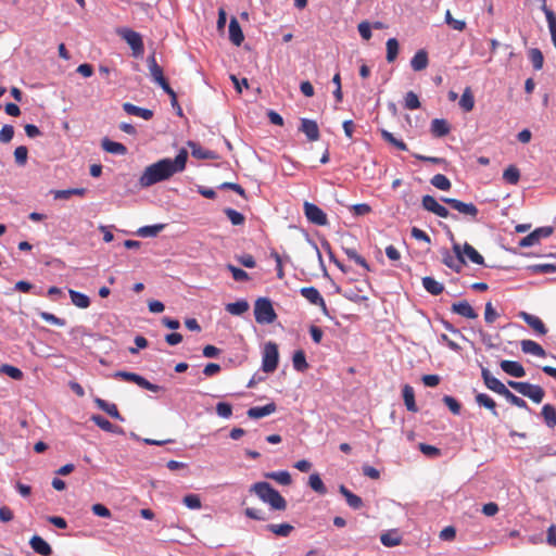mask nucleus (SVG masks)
<instances>
[{"label": "nucleus", "instance_id": "nucleus-1", "mask_svg": "<svg viewBox=\"0 0 556 556\" xmlns=\"http://www.w3.org/2000/svg\"><path fill=\"white\" fill-rule=\"evenodd\" d=\"M187 159L188 152L181 149L174 160L162 159L149 165L139 179L141 187H150L168 179L176 173L182 172L186 167Z\"/></svg>", "mask_w": 556, "mask_h": 556}, {"label": "nucleus", "instance_id": "nucleus-2", "mask_svg": "<svg viewBox=\"0 0 556 556\" xmlns=\"http://www.w3.org/2000/svg\"><path fill=\"white\" fill-rule=\"evenodd\" d=\"M249 492L255 494L263 503L269 505L274 510H286L287 501L268 482L260 481L253 483Z\"/></svg>", "mask_w": 556, "mask_h": 556}, {"label": "nucleus", "instance_id": "nucleus-3", "mask_svg": "<svg viewBox=\"0 0 556 556\" xmlns=\"http://www.w3.org/2000/svg\"><path fill=\"white\" fill-rule=\"evenodd\" d=\"M254 317L256 323L261 325L273 324L277 314L268 298H258L254 303Z\"/></svg>", "mask_w": 556, "mask_h": 556}, {"label": "nucleus", "instance_id": "nucleus-4", "mask_svg": "<svg viewBox=\"0 0 556 556\" xmlns=\"http://www.w3.org/2000/svg\"><path fill=\"white\" fill-rule=\"evenodd\" d=\"M507 384L511 389H514L518 393H520L521 395L527 396L530 400H532L534 403L539 404L544 399L545 392H544L543 388L538 384H531L529 382L515 381V380H509L507 382Z\"/></svg>", "mask_w": 556, "mask_h": 556}, {"label": "nucleus", "instance_id": "nucleus-5", "mask_svg": "<svg viewBox=\"0 0 556 556\" xmlns=\"http://www.w3.org/2000/svg\"><path fill=\"white\" fill-rule=\"evenodd\" d=\"M116 34L128 43L135 58H141L143 55L144 46L139 33L128 27H122L116 30Z\"/></svg>", "mask_w": 556, "mask_h": 556}, {"label": "nucleus", "instance_id": "nucleus-6", "mask_svg": "<svg viewBox=\"0 0 556 556\" xmlns=\"http://www.w3.org/2000/svg\"><path fill=\"white\" fill-rule=\"evenodd\" d=\"M279 353L278 345L275 342H267L262 353V369L264 372H274L278 367Z\"/></svg>", "mask_w": 556, "mask_h": 556}, {"label": "nucleus", "instance_id": "nucleus-7", "mask_svg": "<svg viewBox=\"0 0 556 556\" xmlns=\"http://www.w3.org/2000/svg\"><path fill=\"white\" fill-rule=\"evenodd\" d=\"M441 200L459 214L469 216L472 219H476L478 216L479 210L473 203H465L454 198H442Z\"/></svg>", "mask_w": 556, "mask_h": 556}, {"label": "nucleus", "instance_id": "nucleus-8", "mask_svg": "<svg viewBox=\"0 0 556 556\" xmlns=\"http://www.w3.org/2000/svg\"><path fill=\"white\" fill-rule=\"evenodd\" d=\"M303 208L309 223L318 226L327 225V215L319 206L311 202H304Z\"/></svg>", "mask_w": 556, "mask_h": 556}, {"label": "nucleus", "instance_id": "nucleus-9", "mask_svg": "<svg viewBox=\"0 0 556 556\" xmlns=\"http://www.w3.org/2000/svg\"><path fill=\"white\" fill-rule=\"evenodd\" d=\"M421 205L424 210L435 214L439 217L447 218L453 217L456 218L455 215H452L448 210L441 205L432 195L426 194L421 199Z\"/></svg>", "mask_w": 556, "mask_h": 556}, {"label": "nucleus", "instance_id": "nucleus-10", "mask_svg": "<svg viewBox=\"0 0 556 556\" xmlns=\"http://www.w3.org/2000/svg\"><path fill=\"white\" fill-rule=\"evenodd\" d=\"M553 231H554V228L551 227V226H545V227L536 228L531 233H529L528 236L523 237L519 241V245L521 248H528V247L535 245V244H538L540 242V240L542 238L549 237L553 233Z\"/></svg>", "mask_w": 556, "mask_h": 556}, {"label": "nucleus", "instance_id": "nucleus-11", "mask_svg": "<svg viewBox=\"0 0 556 556\" xmlns=\"http://www.w3.org/2000/svg\"><path fill=\"white\" fill-rule=\"evenodd\" d=\"M300 293L303 298H305L309 303L319 306L323 313L326 316H329L328 308L326 302L319 291L315 287H303L300 290Z\"/></svg>", "mask_w": 556, "mask_h": 556}, {"label": "nucleus", "instance_id": "nucleus-12", "mask_svg": "<svg viewBox=\"0 0 556 556\" xmlns=\"http://www.w3.org/2000/svg\"><path fill=\"white\" fill-rule=\"evenodd\" d=\"M481 377L483 379L485 387L489 390H491L500 395H504L505 392H507L508 388L502 381H500L497 378L493 377L488 368L482 367Z\"/></svg>", "mask_w": 556, "mask_h": 556}, {"label": "nucleus", "instance_id": "nucleus-13", "mask_svg": "<svg viewBox=\"0 0 556 556\" xmlns=\"http://www.w3.org/2000/svg\"><path fill=\"white\" fill-rule=\"evenodd\" d=\"M299 130L306 136L308 141H317L320 137L317 123L309 118H301Z\"/></svg>", "mask_w": 556, "mask_h": 556}, {"label": "nucleus", "instance_id": "nucleus-14", "mask_svg": "<svg viewBox=\"0 0 556 556\" xmlns=\"http://www.w3.org/2000/svg\"><path fill=\"white\" fill-rule=\"evenodd\" d=\"M500 367L504 372L511 377L522 378L526 376V370L523 366L516 361L504 359L500 363Z\"/></svg>", "mask_w": 556, "mask_h": 556}, {"label": "nucleus", "instance_id": "nucleus-15", "mask_svg": "<svg viewBox=\"0 0 556 556\" xmlns=\"http://www.w3.org/2000/svg\"><path fill=\"white\" fill-rule=\"evenodd\" d=\"M441 254L443 264L456 273H459L463 266L466 264L465 258H459L455 255H452L446 248L441 250Z\"/></svg>", "mask_w": 556, "mask_h": 556}, {"label": "nucleus", "instance_id": "nucleus-16", "mask_svg": "<svg viewBox=\"0 0 556 556\" xmlns=\"http://www.w3.org/2000/svg\"><path fill=\"white\" fill-rule=\"evenodd\" d=\"M277 409V405L274 402H270L264 406H254L248 409L247 415L252 419H260L266 417Z\"/></svg>", "mask_w": 556, "mask_h": 556}, {"label": "nucleus", "instance_id": "nucleus-17", "mask_svg": "<svg viewBox=\"0 0 556 556\" xmlns=\"http://www.w3.org/2000/svg\"><path fill=\"white\" fill-rule=\"evenodd\" d=\"M229 40L237 47L241 46L244 40L241 26L236 17H231L229 22Z\"/></svg>", "mask_w": 556, "mask_h": 556}, {"label": "nucleus", "instance_id": "nucleus-18", "mask_svg": "<svg viewBox=\"0 0 556 556\" xmlns=\"http://www.w3.org/2000/svg\"><path fill=\"white\" fill-rule=\"evenodd\" d=\"M339 492L344 496L346 504L352 509L358 510L363 507V500L358 495L352 493L345 485L341 484L339 486Z\"/></svg>", "mask_w": 556, "mask_h": 556}, {"label": "nucleus", "instance_id": "nucleus-19", "mask_svg": "<svg viewBox=\"0 0 556 556\" xmlns=\"http://www.w3.org/2000/svg\"><path fill=\"white\" fill-rule=\"evenodd\" d=\"M452 312L463 317L475 319L478 314L467 301H460L452 305Z\"/></svg>", "mask_w": 556, "mask_h": 556}, {"label": "nucleus", "instance_id": "nucleus-20", "mask_svg": "<svg viewBox=\"0 0 556 556\" xmlns=\"http://www.w3.org/2000/svg\"><path fill=\"white\" fill-rule=\"evenodd\" d=\"M123 110L129 115L138 116L146 121H149L153 117V111L137 106L129 102L123 104Z\"/></svg>", "mask_w": 556, "mask_h": 556}, {"label": "nucleus", "instance_id": "nucleus-21", "mask_svg": "<svg viewBox=\"0 0 556 556\" xmlns=\"http://www.w3.org/2000/svg\"><path fill=\"white\" fill-rule=\"evenodd\" d=\"M29 544L37 554L42 556H50L52 554L50 544L39 535H34L30 539Z\"/></svg>", "mask_w": 556, "mask_h": 556}, {"label": "nucleus", "instance_id": "nucleus-22", "mask_svg": "<svg viewBox=\"0 0 556 556\" xmlns=\"http://www.w3.org/2000/svg\"><path fill=\"white\" fill-rule=\"evenodd\" d=\"M96 405L103 412H105L108 415H110L112 418L117 419L119 421H124V417L119 414L117 406L114 403H109L105 400H102L100 397H97L94 400Z\"/></svg>", "mask_w": 556, "mask_h": 556}, {"label": "nucleus", "instance_id": "nucleus-23", "mask_svg": "<svg viewBox=\"0 0 556 556\" xmlns=\"http://www.w3.org/2000/svg\"><path fill=\"white\" fill-rule=\"evenodd\" d=\"M101 147L105 152L111 154L125 155L127 153V148L123 143L112 141L109 138L102 139Z\"/></svg>", "mask_w": 556, "mask_h": 556}, {"label": "nucleus", "instance_id": "nucleus-24", "mask_svg": "<svg viewBox=\"0 0 556 556\" xmlns=\"http://www.w3.org/2000/svg\"><path fill=\"white\" fill-rule=\"evenodd\" d=\"M521 351L526 354H531L538 357L546 356L545 350L535 341L532 340H522L520 342Z\"/></svg>", "mask_w": 556, "mask_h": 556}, {"label": "nucleus", "instance_id": "nucleus-25", "mask_svg": "<svg viewBox=\"0 0 556 556\" xmlns=\"http://www.w3.org/2000/svg\"><path fill=\"white\" fill-rule=\"evenodd\" d=\"M430 130L434 137L441 138V137L446 136L450 132L451 127L446 119L434 118L431 122Z\"/></svg>", "mask_w": 556, "mask_h": 556}, {"label": "nucleus", "instance_id": "nucleus-26", "mask_svg": "<svg viewBox=\"0 0 556 556\" xmlns=\"http://www.w3.org/2000/svg\"><path fill=\"white\" fill-rule=\"evenodd\" d=\"M147 63L151 78L155 84L165 78L163 74V68L157 64L154 53L148 56Z\"/></svg>", "mask_w": 556, "mask_h": 556}, {"label": "nucleus", "instance_id": "nucleus-27", "mask_svg": "<svg viewBox=\"0 0 556 556\" xmlns=\"http://www.w3.org/2000/svg\"><path fill=\"white\" fill-rule=\"evenodd\" d=\"M522 319L539 334H545L547 332V328L545 327L544 323L534 315L528 314V313H521Z\"/></svg>", "mask_w": 556, "mask_h": 556}, {"label": "nucleus", "instance_id": "nucleus-28", "mask_svg": "<svg viewBox=\"0 0 556 556\" xmlns=\"http://www.w3.org/2000/svg\"><path fill=\"white\" fill-rule=\"evenodd\" d=\"M422 287L428 293L432 295H439L444 291V285L430 276L422 278Z\"/></svg>", "mask_w": 556, "mask_h": 556}, {"label": "nucleus", "instance_id": "nucleus-29", "mask_svg": "<svg viewBox=\"0 0 556 556\" xmlns=\"http://www.w3.org/2000/svg\"><path fill=\"white\" fill-rule=\"evenodd\" d=\"M476 403L479 406L485 407L489 409L493 416L497 417L498 413L496 410V403L495 401L485 393H477L475 396Z\"/></svg>", "mask_w": 556, "mask_h": 556}, {"label": "nucleus", "instance_id": "nucleus-30", "mask_svg": "<svg viewBox=\"0 0 556 556\" xmlns=\"http://www.w3.org/2000/svg\"><path fill=\"white\" fill-rule=\"evenodd\" d=\"M428 54L425 50H419L410 60V66L414 71L420 72L428 66Z\"/></svg>", "mask_w": 556, "mask_h": 556}, {"label": "nucleus", "instance_id": "nucleus-31", "mask_svg": "<svg viewBox=\"0 0 556 556\" xmlns=\"http://www.w3.org/2000/svg\"><path fill=\"white\" fill-rule=\"evenodd\" d=\"M402 392H403V400H404L407 410L416 413L418 410V407L415 402V392H414L413 387L405 384Z\"/></svg>", "mask_w": 556, "mask_h": 556}, {"label": "nucleus", "instance_id": "nucleus-32", "mask_svg": "<svg viewBox=\"0 0 556 556\" xmlns=\"http://www.w3.org/2000/svg\"><path fill=\"white\" fill-rule=\"evenodd\" d=\"M266 530L270 531L271 533L281 536L287 538L291 534V532L294 530V527L290 523H269L266 526Z\"/></svg>", "mask_w": 556, "mask_h": 556}, {"label": "nucleus", "instance_id": "nucleus-33", "mask_svg": "<svg viewBox=\"0 0 556 556\" xmlns=\"http://www.w3.org/2000/svg\"><path fill=\"white\" fill-rule=\"evenodd\" d=\"M265 478L275 480L281 485H290L292 482L291 475L287 470L266 472Z\"/></svg>", "mask_w": 556, "mask_h": 556}, {"label": "nucleus", "instance_id": "nucleus-34", "mask_svg": "<svg viewBox=\"0 0 556 556\" xmlns=\"http://www.w3.org/2000/svg\"><path fill=\"white\" fill-rule=\"evenodd\" d=\"M164 228V224L143 226L137 230V236L141 238H152L157 236Z\"/></svg>", "mask_w": 556, "mask_h": 556}, {"label": "nucleus", "instance_id": "nucleus-35", "mask_svg": "<svg viewBox=\"0 0 556 556\" xmlns=\"http://www.w3.org/2000/svg\"><path fill=\"white\" fill-rule=\"evenodd\" d=\"M343 251H344L345 255L349 257V260L355 262L357 265L363 267L366 271L371 270L368 262L362 255H359L355 249L343 248Z\"/></svg>", "mask_w": 556, "mask_h": 556}, {"label": "nucleus", "instance_id": "nucleus-36", "mask_svg": "<svg viewBox=\"0 0 556 556\" xmlns=\"http://www.w3.org/2000/svg\"><path fill=\"white\" fill-rule=\"evenodd\" d=\"M68 294H70V298H71V301L72 303L79 307V308H87L89 307L90 305V299L81 293V292H78V291H75V290H68Z\"/></svg>", "mask_w": 556, "mask_h": 556}, {"label": "nucleus", "instance_id": "nucleus-37", "mask_svg": "<svg viewBox=\"0 0 556 556\" xmlns=\"http://www.w3.org/2000/svg\"><path fill=\"white\" fill-rule=\"evenodd\" d=\"M541 414L548 428L556 426V408L553 405L544 404Z\"/></svg>", "mask_w": 556, "mask_h": 556}, {"label": "nucleus", "instance_id": "nucleus-38", "mask_svg": "<svg viewBox=\"0 0 556 556\" xmlns=\"http://www.w3.org/2000/svg\"><path fill=\"white\" fill-rule=\"evenodd\" d=\"M189 147L191 148V154L192 156L199 159V160H211L214 159V152L203 149L198 143L190 141Z\"/></svg>", "mask_w": 556, "mask_h": 556}, {"label": "nucleus", "instance_id": "nucleus-39", "mask_svg": "<svg viewBox=\"0 0 556 556\" xmlns=\"http://www.w3.org/2000/svg\"><path fill=\"white\" fill-rule=\"evenodd\" d=\"M293 368L296 371L304 372L308 368L304 351H295L292 357Z\"/></svg>", "mask_w": 556, "mask_h": 556}, {"label": "nucleus", "instance_id": "nucleus-40", "mask_svg": "<svg viewBox=\"0 0 556 556\" xmlns=\"http://www.w3.org/2000/svg\"><path fill=\"white\" fill-rule=\"evenodd\" d=\"M249 309V303L245 300H239L233 303H228L226 305V311L231 315H242Z\"/></svg>", "mask_w": 556, "mask_h": 556}, {"label": "nucleus", "instance_id": "nucleus-41", "mask_svg": "<svg viewBox=\"0 0 556 556\" xmlns=\"http://www.w3.org/2000/svg\"><path fill=\"white\" fill-rule=\"evenodd\" d=\"M464 256L477 265H484L483 256L469 243L464 244Z\"/></svg>", "mask_w": 556, "mask_h": 556}, {"label": "nucleus", "instance_id": "nucleus-42", "mask_svg": "<svg viewBox=\"0 0 556 556\" xmlns=\"http://www.w3.org/2000/svg\"><path fill=\"white\" fill-rule=\"evenodd\" d=\"M380 134H381V137H382V139L384 141H387L388 143L394 146L396 149H399L401 151H407L408 150L407 144L403 140H400V139L395 138L392 132H390V131H388L386 129H381Z\"/></svg>", "mask_w": 556, "mask_h": 556}, {"label": "nucleus", "instance_id": "nucleus-43", "mask_svg": "<svg viewBox=\"0 0 556 556\" xmlns=\"http://www.w3.org/2000/svg\"><path fill=\"white\" fill-rule=\"evenodd\" d=\"M459 106L465 111V112H470L473 106H475V98L472 96V92L470 90L469 87H467L462 97H460V100H459Z\"/></svg>", "mask_w": 556, "mask_h": 556}, {"label": "nucleus", "instance_id": "nucleus-44", "mask_svg": "<svg viewBox=\"0 0 556 556\" xmlns=\"http://www.w3.org/2000/svg\"><path fill=\"white\" fill-rule=\"evenodd\" d=\"M528 56L535 71H540L543 67L544 56L540 49L531 48L528 52Z\"/></svg>", "mask_w": 556, "mask_h": 556}, {"label": "nucleus", "instance_id": "nucleus-45", "mask_svg": "<svg viewBox=\"0 0 556 556\" xmlns=\"http://www.w3.org/2000/svg\"><path fill=\"white\" fill-rule=\"evenodd\" d=\"M503 179L509 185H517L520 179V172L515 165H509L503 173Z\"/></svg>", "mask_w": 556, "mask_h": 556}, {"label": "nucleus", "instance_id": "nucleus-46", "mask_svg": "<svg viewBox=\"0 0 556 556\" xmlns=\"http://www.w3.org/2000/svg\"><path fill=\"white\" fill-rule=\"evenodd\" d=\"M87 190L85 188H73L66 190H56L54 192V199L67 200L71 195H85Z\"/></svg>", "mask_w": 556, "mask_h": 556}, {"label": "nucleus", "instance_id": "nucleus-47", "mask_svg": "<svg viewBox=\"0 0 556 556\" xmlns=\"http://www.w3.org/2000/svg\"><path fill=\"white\" fill-rule=\"evenodd\" d=\"M0 374L7 375L14 380H22L24 376L23 371L20 368L9 364L1 365Z\"/></svg>", "mask_w": 556, "mask_h": 556}, {"label": "nucleus", "instance_id": "nucleus-48", "mask_svg": "<svg viewBox=\"0 0 556 556\" xmlns=\"http://www.w3.org/2000/svg\"><path fill=\"white\" fill-rule=\"evenodd\" d=\"M431 185L435 187L439 190L446 191L451 188V181L450 179L443 175V174H437L434 175L431 180Z\"/></svg>", "mask_w": 556, "mask_h": 556}, {"label": "nucleus", "instance_id": "nucleus-49", "mask_svg": "<svg viewBox=\"0 0 556 556\" xmlns=\"http://www.w3.org/2000/svg\"><path fill=\"white\" fill-rule=\"evenodd\" d=\"M308 485L318 494H326L327 489L318 473H312L308 478Z\"/></svg>", "mask_w": 556, "mask_h": 556}, {"label": "nucleus", "instance_id": "nucleus-50", "mask_svg": "<svg viewBox=\"0 0 556 556\" xmlns=\"http://www.w3.org/2000/svg\"><path fill=\"white\" fill-rule=\"evenodd\" d=\"M399 54V41L395 38H389L387 41V61L393 62Z\"/></svg>", "mask_w": 556, "mask_h": 556}, {"label": "nucleus", "instance_id": "nucleus-51", "mask_svg": "<svg viewBox=\"0 0 556 556\" xmlns=\"http://www.w3.org/2000/svg\"><path fill=\"white\" fill-rule=\"evenodd\" d=\"M380 542L387 547H393L401 543V538L396 532H387L381 534Z\"/></svg>", "mask_w": 556, "mask_h": 556}, {"label": "nucleus", "instance_id": "nucleus-52", "mask_svg": "<svg viewBox=\"0 0 556 556\" xmlns=\"http://www.w3.org/2000/svg\"><path fill=\"white\" fill-rule=\"evenodd\" d=\"M224 213L226 214V216L229 218L230 223L233 226L242 225L245 220L243 214H241L240 212H238L233 208H230V207L225 208Z\"/></svg>", "mask_w": 556, "mask_h": 556}, {"label": "nucleus", "instance_id": "nucleus-53", "mask_svg": "<svg viewBox=\"0 0 556 556\" xmlns=\"http://www.w3.org/2000/svg\"><path fill=\"white\" fill-rule=\"evenodd\" d=\"M533 274H554L556 273L555 264H535L528 268Z\"/></svg>", "mask_w": 556, "mask_h": 556}, {"label": "nucleus", "instance_id": "nucleus-54", "mask_svg": "<svg viewBox=\"0 0 556 556\" xmlns=\"http://www.w3.org/2000/svg\"><path fill=\"white\" fill-rule=\"evenodd\" d=\"M404 105L407 110H417L420 108L418 96L414 91H408L404 98Z\"/></svg>", "mask_w": 556, "mask_h": 556}, {"label": "nucleus", "instance_id": "nucleus-55", "mask_svg": "<svg viewBox=\"0 0 556 556\" xmlns=\"http://www.w3.org/2000/svg\"><path fill=\"white\" fill-rule=\"evenodd\" d=\"M226 267L231 273L232 278L236 281H247V280L250 279L249 274L245 270H243V269H241L239 267H236L232 264H227Z\"/></svg>", "mask_w": 556, "mask_h": 556}, {"label": "nucleus", "instance_id": "nucleus-56", "mask_svg": "<svg viewBox=\"0 0 556 556\" xmlns=\"http://www.w3.org/2000/svg\"><path fill=\"white\" fill-rule=\"evenodd\" d=\"M511 405H515L519 408H525V409H529V406L527 404V402L515 395L511 391H509V389L507 390V392H505V394L503 395Z\"/></svg>", "mask_w": 556, "mask_h": 556}, {"label": "nucleus", "instance_id": "nucleus-57", "mask_svg": "<svg viewBox=\"0 0 556 556\" xmlns=\"http://www.w3.org/2000/svg\"><path fill=\"white\" fill-rule=\"evenodd\" d=\"M445 23L451 26L455 30H464L466 27V22L462 20H456L452 16L451 11L447 10L445 12Z\"/></svg>", "mask_w": 556, "mask_h": 556}, {"label": "nucleus", "instance_id": "nucleus-58", "mask_svg": "<svg viewBox=\"0 0 556 556\" xmlns=\"http://www.w3.org/2000/svg\"><path fill=\"white\" fill-rule=\"evenodd\" d=\"M419 447V451L427 457H430V458H435V457H439L441 456V451L440 448L433 446V445H430V444H426V443H419L418 445Z\"/></svg>", "mask_w": 556, "mask_h": 556}, {"label": "nucleus", "instance_id": "nucleus-59", "mask_svg": "<svg viewBox=\"0 0 556 556\" xmlns=\"http://www.w3.org/2000/svg\"><path fill=\"white\" fill-rule=\"evenodd\" d=\"M552 40L556 39V14L552 10L544 12Z\"/></svg>", "mask_w": 556, "mask_h": 556}, {"label": "nucleus", "instance_id": "nucleus-60", "mask_svg": "<svg viewBox=\"0 0 556 556\" xmlns=\"http://www.w3.org/2000/svg\"><path fill=\"white\" fill-rule=\"evenodd\" d=\"M90 420L103 431L110 432L112 430V422L101 415H92Z\"/></svg>", "mask_w": 556, "mask_h": 556}, {"label": "nucleus", "instance_id": "nucleus-61", "mask_svg": "<svg viewBox=\"0 0 556 556\" xmlns=\"http://www.w3.org/2000/svg\"><path fill=\"white\" fill-rule=\"evenodd\" d=\"M442 401L454 415L460 414L462 406L456 399L451 395H444Z\"/></svg>", "mask_w": 556, "mask_h": 556}, {"label": "nucleus", "instance_id": "nucleus-62", "mask_svg": "<svg viewBox=\"0 0 556 556\" xmlns=\"http://www.w3.org/2000/svg\"><path fill=\"white\" fill-rule=\"evenodd\" d=\"M28 150L25 146H20L14 151V157L17 165L23 166L27 162Z\"/></svg>", "mask_w": 556, "mask_h": 556}, {"label": "nucleus", "instance_id": "nucleus-63", "mask_svg": "<svg viewBox=\"0 0 556 556\" xmlns=\"http://www.w3.org/2000/svg\"><path fill=\"white\" fill-rule=\"evenodd\" d=\"M182 502L190 509L201 508V500L198 494H188L184 497Z\"/></svg>", "mask_w": 556, "mask_h": 556}, {"label": "nucleus", "instance_id": "nucleus-64", "mask_svg": "<svg viewBox=\"0 0 556 556\" xmlns=\"http://www.w3.org/2000/svg\"><path fill=\"white\" fill-rule=\"evenodd\" d=\"M39 316L42 320L51 324V325H55V326H60V327H63L65 325V320L62 319V318H59L58 316L51 314V313H48V312H40L39 313Z\"/></svg>", "mask_w": 556, "mask_h": 556}]
</instances>
